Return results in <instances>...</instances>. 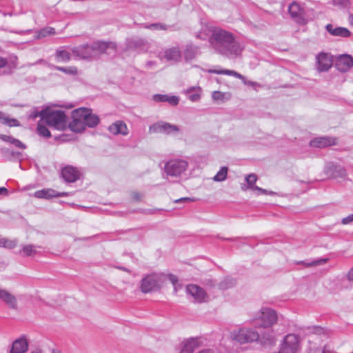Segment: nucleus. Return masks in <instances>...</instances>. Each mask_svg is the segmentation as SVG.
Wrapping results in <instances>:
<instances>
[{
  "label": "nucleus",
  "mask_w": 353,
  "mask_h": 353,
  "mask_svg": "<svg viewBox=\"0 0 353 353\" xmlns=\"http://www.w3.org/2000/svg\"><path fill=\"white\" fill-rule=\"evenodd\" d=\"M11 136L6 135V134H0V140L3 141L10 143Z\"/></svg>",
  "instance_id": "obj_53"
},
{
  "label": "nucleus",
  "mask_w": 353,
  "mask_h": 353,
  "mask_svg": "<svg viewBox=\"0 0 353 353\" xmlns=\"http://www.w3.org/2000/svg\"><path fill=\"white\" fill-rule=\"evenodd\" d=\"M150 131L153 132H163L170 134L172 132H178L179 128L175 125L168 123H158L150 128Z\"/></svg>",
  "instance_id": "obj_18"
},
{
  "label": "nucleus",
  "mask_w": 353,
  "mask_h": 353,
  "mask_svg": "<svg viewBox=\"0 0 353 353\" xmlns=\"http://www.w3.org/2000/svg\"><path fill=\"white\" fill-rule=\"evenodd\" d=\"M325 174L332 179L345 178L347 176L345 168L333 162L327 163L324 168Z\"/></svg>",
  "instance_id": "obj_8"
},
{
  "label": "nucleus",
  "mask_w": 353,
  "mask_h": 353,
  "mask_svg": "<svg viewBox=\"0 0 353 353\" xmlns=\"http://www.w3.org/2000/svg\"><path fill=\"white\" fill-rule=\"evenodd\" d=\"M197 353H216L213 349H204Z\"/></svg>",
  "instance_id": "obj_56"
},
{
  "label": "nucleus",
  "mask_w": 353,
  "mask_h": 353,
  "mask_svg": "<svg viewBox=\"0 0 353 353\" xmlns=\"http://www.w3.org/2000/svg\"><path fill=\"white\" fill-rule=\"evenodd\" d=\"M10 143L14 145L17 148L21 149H26V146L24 143H23L20 140L12 137L10 141Z\"/></svg>",
  "instance_id": "obj_41"
},
{
  "label": "nucleus",
  "mask_w": 353,
  "mask_h": 353,
  "mask_svg": "<svg viewBox=\"0 0 353 353\" xmlns=\"http://www.w3.org/2000/svg\"><path fill=\"white\" fill-rule=\"evenodd\" d=\"M37 132L39 135L44 137H50V132L49 130L44 125H42L41 124H39L37 126Z\"/></svg>",
  "instance_id": "obj_39"
},
{
  "label": "nucleus",
  "mask_w": 353,
  "mask_h": 353,
  "mask_svg": "<svg viewBox=\"0 0 353 353\" xmlns=\"http://www.w3.org/2000/svg\"><path fill=\"white\" fill-rule=\"evenodd\" d=\"M235 284V281L231 278H225L219 283V287L221 290H226L232 288Z\"/></svg>",
  "instance_id": "obj_35"
},
{
  "label": "nucleus",
  "mask_w": 353,
  "mask_h": 353,
  "mask_svg": "<svg viewBox=\"0 0 353 353\" xmlns=\"http://www.w3.org/2000/svg\"><path fill=\"white\" fill-rule=\"evenodd\" d=\"M153 99L157 102H166V100L168 99V95L157 94L153 96Z\"/></svg>",
  "instance_id": "obj_43"
},
{
  "label": "nucleus",
  "mask_w": 353,
  "mask_h": 353,
  "mask_svg": "<svg viewBox=\"0 0 353 353\" xmlns=\"http://www.w3.org/2000/svg\"><path fill=\"white\" fill-rule=\"evenodd\" d=\"M169 279H170V281H171V283H172L174 285H176V283H177V281H178V279H177V277H176L175 275H173V274H170V275L169 276ZM174 290H176V286H174Z\"/></svg>",
  "instance_id": "obj_52"
},
{
  "label": "nucleus",
  "mask_w": 353,
  "mask_h": 353,
  "mask_svg": "<svg viewBox=\"0 0 353 353\" xmlns=\"http://www.w3.org/2000/svg\"><path fill=\"white\" fill-rule=\"evenodd\" d=\"M202 90L200 87H191L185 90L189 100L192 102L199 101L201 99Z\"/></svg>",
  "instance_id": "obj_27"
},
{
  "label": "nucleus",
  "mask_w": 353,
  "mask_h": 353,
  "mask_svg": "<svg viewBox=\"0 0 353 353\" xmlns=\"http://www.w3.org/2000/svg\"><path fill=\"white\" fill-rule=\"evenodd\" d=\"M166 102H168L172 105H176L179 102V99L176 96H168Z\"/></svg>",
  "instance_id": "obj_44"
},
{
  "label": "nucleus",
  "mask_w": 353,
  "mask_h": 353,
  "mask_svg": "<svg viewBox=\"0 0 353 353\" xmlns=\"http://www.w3.org/2000/svg\"><path fill=\"white\" fill-rule=\"evenodd\" d=\"M224 94L219 91H214L212 92V98L214 100H221L223 99Z\"/></svg>",
  "instance_id": "obj_45"
},
{
  "label": "nucleus",
  "mask_w": 353,
  "mask_h": 353,
  "mask_svg": "<svg viewBox=\"0 0 353 353\" xmlns=\"http://www.w3.org/2000/svg\"><path fill=\"white\" fill-rule=\"evenodd\" d=\"M3 124L6 125L9 127L20 126V123L17 119L10 118L8 116H6Z\"/></svg>",
  "instance_id": "obj_38"
},
{
  "label": "nucleus",
  "mask_w": 353,
  "mask_h": 353,
  "mask_svg": "<svg viewBox=\"0 0 353 353\" xmlns=\"http://www.w3.org/2000/svg\"><path fill=\"white\" fill-rule=\"evenodd\" d=\"M109 132L114 134L127 135L128 130L125 123L121 121H117L108 127Z\"/></svg>",
  "instance_id": "obj_23"
},
{
  "label": "nucleus",
  "mask_w": 353,
  "mask_h": 353,
  "mask_svg": "<svg viewBox=\"0 0 353 353\" xmlns=\"http://www.w3.org/2000/svg\"><path fill=\"white\" fill-rule=\"evenodd\" d=\"M257 180L256 175L255 174H250L245 177V181L250 188L253 189L254 185Z\"/></svg>",
  "instance_id": "obj_40"
},
{
  "label": "nucleus",
  "mask_w": 353,
  "mask_h": 353,
  "mask_svg": "<svg viewBox=\"0 0 353 353\" xmlns=\"http://www.w3.org/2000/svg\"><path fill=\"white\" fill-rule=\"evenodd\" d=\"M147 28L150 29H161L164 30L165 29V26L161 23H152L150 26H147Z\"/></svg>",
  "instance_id": "obj_47"
},
{
  "label": "nucleus",
  "mask_w": 353,
  "mask_h": 353,
  "mask_svg": "<svg viewBox=\"0 0 353 353\" xmlns=\"http://www.w3.org/2000/svg\"><path fill=\"white\" fill-rule=\"evenodd\" d=\"M352 222H353V213L348 215L347 216L342 219V220H341V223L343 225H347Z\"/></svg>",
  "instance_id": "obj_46"
},
{
  "label": "nucleus",
  "mask_w": 353,
  "mask_h": 353,
  "mask_svg": "<svg viewBox=\"0 0 353 353\" xmlns=\"http://www.w3.org/2000/svg\"><path fill=\"white\" fill-rule=\"evenodd\" d=\"M1 152L6 160H10L14 156V152L8 148H1Z\"/></svg>",
  "instance_id": "obj_42"
},
{
  "label": "nucleus",
  "mask_w": 353,
  "mask_h": 353,
  "mask_svg": "<svg viewBox=\"0 0 353 353\" xmlns=\"http://www.w3.org/2000/svg\"><path fill=\"white\" fill-rule=\"evenodd\" d=\"M288 12L295 21L299 23L304 21V10L298 3L292 2L288 7Z\"/></svg>",
  "instance_id": "obj_20"
},
{
  "label": "nucleus",
  "mask_w": 353,
  "mask_h": 353,
  "mask_svg": "<svg viewBox=\"0 0 353 353\" xmlns=\"http://www.w3.org/2000/svg\"><path fill=\"white\" fill-rule=\"evenodd\" d=\"M201 54L199 48L192 44L187 45L183 51V56L185 61H190L194 59Z\"/></svg>",
  "instance_id": "obj_24"
},
{
  "label": "nucleus",
  "mask_w": 353,
  "mask_h": 353,
  "mask_svg": "<svg viewBox=\"0 0 353 353\" xmlns=\"http://www.w3.org/2000/svg\"><path fill=\"white\" fill-rule=\"evenodd\" d=\"M8 63L7 59L0 57V68L5 67Z\"/></svg>",
  "instance_id": "obj_55"
},
{
  "label": "nucleus",
  "mask_w": 353,
  "mask_h": 353,
  "mask_svg": "<svg viewBox=\"0 0 353 353\" xmlns=\"http://www.w3.org/2000/svg\"><path fill=\"white\" fill-rule=\"evenodd\" d=\"M353 66V58L348 54L339 56L336 61V68L342 72L348 71Z\"/></svg>",
  "instance_id": "obj_16"
},
{
  "label": "nucleus",
  "mask_w": 353,
  "mask_h": 353,
  "mask_svg": "<svg viewBox=\"0 0 353 353\" xmlns=\"http://www.w3.org/2000/svg\"><path fill=\"white\" fill-rule=\"evenodd\" d=\"M68 194L67 192H57L56 190L51 188H44L37 190L34 193V196L38 199H49L54 197L66 196Z\"/></svg>",
  "instance_id": "obj_19"
},
{
  "label": "nucleus",
  "mask_w": 353,
  "mask_h": 353,
  "mask_svg": "<svg viewBox=\"0 0 353 353\" xmlns=\"http://www.w3.org/2000/svg\"><path fill=\"white\" fill-rule=\"evenodd\" d=\"M61 176L65 182L73 183L79 179L81 173L79 170L72 165H67L61 170Z\"/></svg>",
  "instance_id": "obj_14"
},
{
  "label": "nucleus",
  "mask_w": 353,
  "mask_h": 353,
  "mask_svg": "<svg viewBox=\"0 0 353 353\" xmlns=\"http://www.w3.org/2000/svg\"><path fill=\"white\" fill-rule=\"evenodd\" d=\"M41 114V111L40 112H38L37 110H34L29 116L30 118L31 119H36L38 117H40L41 119H42V115Z\"/></svg>",
  "instance_id": "obj_51"
},
{
  "label": "nucleus",
  "mask_w": 353,
  "mask_h": 353,
  "mask_svg": "<svg viewBox=\"0 0 353 353\" xmlns=\"http://www.w3.org/2000/svg\"><path fill=\"white\" fill-rule=\"evenodd\" d=\"M348 21L351 26H353V14L349 15Z\"/></svg>",
  "instance_id": "obj_61"
},
{
  "label": "nucleus",
  "mask_w": 353,
  "mask_h": 353,
  "mask_svg": "<svg viewBox=\"0 0 353 353\" xmlns=\"http://www.w3.org/2000/svg\"><path fill=\"white\" fill-rule=\"evenodd\" d=\"M194 201V199H192L190 197H183V198L176 199L175 201V203H183V202H190V201Z\"/></svg>",
  "instance_id": "obj_50"
},
{
  "label": "nucleus",
  "mask_w": 353,
  "mask_h": 353,
  "mask_svg": "<svg viewBox=\"0 0 353 353\" xmlns=\"http://www.w3.org/2000/svg\"><path fill=\"white\" fill-rule=\"evenodd\" d=\"M83 112L82 110L76 109L72 112V120L69 123L70 129L74 132H81L85 129L84 121L79 116Z\"/></svg>",
  "instance_id": "obj_10"
},
{
  "label": "nucleus",
  "mask_w": 353,
  "mask_h": 353,
  "mask_svg": "<svg viewBox=\"0 0 353 353\" xmlns=\"http://www.w3.org/2000/svg\"><path fill=\"white\" fill-rule=\"evenodd\" d=\"M142 197V195L138 192H135L133 194V198L139 201Z\"/></svg>",
  "instance_id": "obj_59"
},
{
  "label": "nucleus",
  "mask_w": 353,
  "mask_h": 353,
  "mask_svg": "<svg viewBox=\"0 0 353 353\" xmlns=\"http://www.w3.org/2000/svg\"><path fill=\"white\" fill-rule=\"evenodd\" d=\"M161 59H165L168 61L176 63L181 61V52L179 48L172 47L165 50L159 54Z\"/></svg>",
  "instance_id": "obj_15"
},
{
  "label": "nucleus",
  "mask_w": 353,
  "mask_h": 353,
  "mask_svg": "<svg viewBox=\"0 0 353 353\" xmlns=\"http://www.w3.org/2000/svg\"><path fill=\"white\" fill-rule=\"evenodd\" d=\"M186 291L197 303L205 302L208 298L205 291L196 285H188Z\"/></svg>",
  "instance_id": "obj_12"
},
{
  "label": "nucleus",
  "mask_w": 353,
  "mask_h": 353,
  "mask_svg": "<svg viewBox=\"0 0 353 353\" xmlns=\"http://www.w3.org/2000/svg\"><path fill=\"white\" fill-rule=\"evenodd\" d=\"M233 339L240 343H252L259 339V333L252 328L242 327L232 333Z\"/></svg>",
  "instance_id": "obj_6"
},
{
  "label": "nucleus",
  "mask_w": 353,
  "mask_h": 353,
  "mask_svg": "<svg viewBox=\"0 0 353 353\" xmlns=\"http://www.w3.org/2000/svg\"><path fill=\"white\" fill-rule=\"evenodd\" d=\"M333 352H334V348L332 347H331L330 345L327 344L323 346L321 353H333Z\"/></svg>",
  "instance_id": "obj_48"
},
{
  "label": "nucleus",
  "mask_w": 353,
  "mask_h": 353,
  "mask_svg": "<svg viewBox=\"0 0 353 353\" xmlns=\"http://www.w3.org/2000/svg\"><path fill=\"white\" fill-rule=\"evenodd\" d=\"M73 53L77 57L84 59H91L99 54L115 55L117 53V44L112 41H96L91 45H83L73 49Z\"/></svg>",
  "instance_id": "obj_2"
},
{
  "label": "nucleus",
  "mask_w": 353,
  "mask_h": 353,
  "mask_svg": "<svg viewBox=\"0 0 353 353\" xmlns=\"http://www.w3.org/2000/svg\"><path fill=\"white\" fill-rule=\"evenodd\" d=\"M316 332L320 333V332H323V328H321V327H316Z\"/></svg>",
  "instance_id": "obj_62"
},
{
  "label": "nucleus",
  "mask_w": 353,
  "mask_h": 353,
  "mask_svg": "<svg viewBox=\"0 0 353 353\" xmlns=\"http://www.w3.org/2000/svg\"><path fill=\"white\" fill-rule=\"evenodd\" d=\"M6 114L3 112L0 111V122L3 124V121L6 117Z\"/></svg>",
  "instance_id": "obj_58"
},
{
  "label": "nucleus",
  "mask_w": 353,
  "mask_h": 353,
  "mask_svg": "<svg viewBox=\"0 0 353 353\" xmlns=\"http://www.w3.org/2000/svg\"><path fill=\"white\" fill-rule=\"evenodd\" d=\"M327 260L328 259L326 258L325 259H317V260H314L310 263H306L305 261H299L297 263L298 264H304L307 267L316 266V265H320L326 263Z\"/></svg>",
  "instance_id": "obj_37"
},
{
  "label": "nucleus",
  "mask_w": 353,
  "mask_h": 353,
  "mask_svg": "<svg viewBox=\"0 0 353 353\" xmlns=\"http://www.w3.org/2000/svg\"><path fill=\"white\" fill-rule=\"evenodd\" d=\"M325 28L328 32H330L332 35L334 36L348 37L351 34V32L348 29L343 27H338L334 28L332 24H327Z\"/></svg>",
  "instance_id": "obj_26"
},
{
  "label": "nucleus",
  "mask_w": 353,
  "mask_h": 353,
  "mask_svg": "<svg viewBox=\"0 0 353 353\" xmlns=\"http://www.w3.org/2000/svg\"><path fill=\"white\" fill-rule=\"evenodd\" d=\"M205 285H208V286H210V287H213L215 285L214 281L212 280H205Z\"/></svg>",
  "instance_id": "obj_60"
},
{
  "label": "nucleus",
  "mask_w": 353,
  "mask_h": 353,
  "mask_svg": "<svg viewBox=\"0 0 353 353\" xmlns=\"http://www.w3.org/2000/svg\"><path fill=\"white\" fill-rule=\"evenodd\" d=\"M260 319L261 323H259V327H270L277 321V316L274 310L270 308L261 309Z\"/></svg>",
  "instance_id": "obj_9"
},
{
  "label": "nucleus",
  "mask_w": 353,
  "mask_h": 353,
  "mask_svg": "<svg viewBox=\"0 0 353 353\" xmlns=\"http://www.w3.org/2000/svg\"><path fill=\"white\" fill-rule=\"evenodd\" d=\"M31 353H41V352H39V351H35V352H31Z\"/></svg>",
  "instance_id": "obj_64"
},
{
  "label": "nucleus",
  "mask_w": 353,
  "mask_h": 353,
  "mask_svg": "<svg viewBox=\"0 0 353 353\" xmlns=\"http://www.w3.org/2000/svg\"><path fill=\"white\" fill-rule=\"evenodd\" d=\"M8 193V190L7 188L4 187L0 188V194L7 195Z\"/></svg>",
  "instance_id": "obj_57"
},
{
  "label": "nucleus",
  "mask_w": 353,
  "mask_h": 353,
  "mask_svg": "<svg viewBox=\"0 0 353 353\" xmlns=\"http://www.w3.org/2000/svg\"><path fill=\"white\" fill-rule=\"evenodd\" d=\"M28 348V343L25 337H20L12 343L9 353H26Z\"/></svg>",
  "instance_id": "obj_21"
},
{
  "label": "nucleus",
  "mask_w": 353,
  "mask_h": 353,
  "mask_svg": "<svg viewBox=\"0 0 353 353\" xmlns=\"http://www.w3.org/2000/svg\"><path fill=\"white\" fill-rule=\"evenodd\" d=\"M199 347L197 339H190L186 341L180 352V353H193L194 350Z\"/></svg>",
  "instance_id": "obj_28"
},
{
  "label": "nucleus",
  "mask_w": 353,
  "mask_h": 353,
  "mask_svg": "<svg viewBox=\"0 0 353 353\" xmlns=\"http://www.w3.org/2000/svg\"><path fill=\"white\" fill-rule=\"evenodd\" d=\"M188 167V162L182 159H172L168 161L164 167L167 176H179L184 172Z\"/></svg>",
  "instance_id": "obj_5"
},
{
  "label": "nucleus",
  "mask_w": 353,
  "mask_h": 353,
  "mask_svg": "<svg viewBox=\"0 0 353 353\" xmlns=\"http://www.w3.org/2000/svg\"><path fill=\"white\" fill-rule=\"evenodd\" d=\"M79 110L83 111L79 117L84 121L85 127L94 128L99 123L100 119L99 117L97 114H92L90 109L81 108Z\"/></svg>",
  "instance_id": "obj_11"
},
{
  "label": "nucleus",
  "mask_w": 353,
  "mask_h": 353,
  "mask_svg": "<svg viewBox=\"0 0 353 353\" xmlns=\"http://www.w3.org/2000/svg\"><path fill=\"white\" fill-rule=\"evenodd\" d=\"M148 43L142 38L132 37L126 41V48L128 50H134L139 52L146 51L148 49Z\"/></svg>",
  "instance_id": "obj_13"
},
{
  "label": "nucleus",
  "mask_w": 353,
  "mask_h": 353,
  "mask_svg": "<svg viewBox=\"0 0 353 353\" xmlns=\"http://www.w3.org/2000/svg\"><path fill=\"white\" fill-rule=\"evenodd\" d=\"M56 58L58 61L63 62H68L70 60V54L65 50H59L55 54Z\"/></svg>",
  "instance_id": "obj_31"
},
{
  "label": "nucleus",
  "mask_w": 353,
  "mask_h": 353,
  "mask_svg": "<svg viewBox=\"0 0 353 353\" xmlns=\"http://www.w3.org/2000/svg\"><path fill=\"white\" fill-rule=\"evenodd\" d=\"M333 65V57L326 52H320L316 56V69L319 72L328 71Z\"/></svg>",
  "instance_id": "obj_7"
},
{
  "label": "nucleus",
  "mask_w": 353,
  "mask_h": 353,
  "mask_svg": "<svg viewBox=\"0 0 353 353\" xmlns=\"http://www.w3.org/2000/svg\"><path fill=\"white\" fill-rule=\"evenodd\" d=\"M209 43L216 53L229 59L239 57L244 48L232 32L221 28H215L212 31Z\"/></svg>",
  "instance_id": "obj_1"
},
{
  "label": "nucleus",
  "mask_w": 353,
  "mask_h": 353,
  "mask_svg": "<svg viewBox=\"0 0 353 353\" xmlns=\"http://www.w3.org/2000/svg\"><path fill=\"white\" fill-rule=\"evenodd\" d=\"M17 241L10 240L6 238H0V247L12 249L17 246Z\"/></svg>",
  "instance_id": "obj_32"
},
{
  "label": "nucleus",
  "mask_w": 353,
  "mask_h": 353,
  "mask_svg": "<svg viewBox=\"0 0 353 353\" xmlns=\"http://www.w3.org/2000/svg\"><path fill=\"white\" fill-rule=\"evenodd\" d=\"M55 34V30L51 27H46L41 30H39L37 33V37L38 39L43 38L49 35H53Z\"/></svg>",
  "instance_id": "obj_33"
},
{
  "label": "nucleus",
  "mask_w": 353,
  "mask_h": 353,
  "mask_svg": "<svg viewBox=\"0 0 353 353\" xmlns=\"http://www.w3.org/2000/svg\"><path fill=\"white\" fill-rule=\"evenodd\" d=\"M36 248L34 245H25L23 246L21 252L25 256H33L37 253Z\"/></svg>",
  "instance_id": "obj_30"
},
{
  "label": "nucleus",
  "mask_w": 353,
  "mask_h": 353,
  "mask_svg": "<svg viewBox=\"0 0 353 353\" xmlns=\"http://www.w3.org/2000/svg\"><path fill=\"white\" fill-rule=\"evenodd\" d=\"M42 120L50 127L63 130L66 125V116L63 110H43Z\"/></svg>",
  "instance_id": "obj_3"
},
{
  "label": "nucleus",
  "mask_w": 353,
  "mask_h": 353,
  "mask_svg": "<svg viewBox=\"0 0 353 353\" xmlns=\"http://www.w3.org/2000/svg\"><path fill=\"white\" fill-rule=\"evenodd\" d=\"M336 144V139L330 137H319L312 139L310 145L312 147L323 148Z\"/></svg>",
  "instance_id": "obj_17"
},
{
  "label": "nucleus",
  "mask_w": 353,
  "mask_h": 353,
  "mask_svg": "<svg viewBox=\"0 0 353 353\" xmlns=\"http://www.w3.org/2000/svg\"><path fill=\"white\" fill-rule=\"evenodd\" d=\"M51 353H61V352L57 350H53Z\"/></svg>",
  "instance_id": "obj_63"
},
{
  "label": "nucleus",
  "mask_w": 353,
  "mask_h": 353,
  "mask_svg": "<svg viewBox=\"0 0 353 353\" xmlns=\"http://www.w3.org/2000/svg\"><path fill=\"white\" fill-rule=\"evenodd\" d=\"M0 299L5 302L10 307L15 309L17 307V299L14 296L6 291L0 289Z\"/></svg>",
  "instance_id": "obj_25"
},
{
  "label": "nucleus",
  "mask_w": 353,
  "mask_h": 353,
  "mask_svg": "<svg viewBox=\"0 0 353 353\" xmlns=\"http://www.w3.org/2000/svg\"><path fill=\"white\" fill-rule=\"evenodd\" d=\"M253 190L259 191L261 194H274L273 192H268L266 190L259 188L258 186H254L253 188Z\"/></svg>",
  "instance_id": "obj_49"
},
{
  "label": "nucleus",
  "mask_w": 353,
  "mask_h": 353,
  "mask_svg": "<svg viewBox=\"0 0 353 353\" xmlns=\"http://www.w3.org/2000/svg\"><path fill=\"white\" fill-rule=\"evenodd\" d=\"M209 72L210 73H214V74H228V75H230V76H233V77H235L239 79H241V80H244L245 79V77L238 73L237 72L234 71V70H209Z\"/></svg>",
  "instance_id": "obj_29"
},
{
  "label": "nucleus",
  "mask_w": 353,
  "mask_h": 353,
  "mask_svg": "<svg viewBox=\"0 0 353 353\" xmlns=\"http://www.w3.org/2000/svg\"><path fill=\"white\" fill-rule=\"evenodd\" d=\"M347 279L350 281H353V268H351L347 272Z\"/></svg>",
  "instance_id": "obj_54"
},
{
  "label": "nucleus",
  "mask_w": 353,
  "mask_h": 353,
  "mask_svg": "<svg viewBox=\"0 0 353 353\" xmlns=\"http://www.w3.org/2000/svg\"><path fill=\"white\" fill-rule=\"evenodd\" d=\"M161 278L157 274H151L144 276L141 281L140 290L143 293L156 292L161 288Z\"/></svg>",
  "instance_id": "obj_4"
},
{
  "label": "nucleus",
  "mask_w": 353,
  "mask_h": 353,
  "mask_svg": "<svg viewBox=\"0 0 353 353\" xmlns=\"http://www.w3.org/2000/svg\"><path fill=\"white\" fill-rule=\"evenodd\" d=\"M228 174V168L222 167L216 174L213 177L214 181H224Z\"/></svg>",
  "instance_id": "obj_34"
},
{
  "label": "nucleus",
  "mask_w": 353,
  "mask_h": 353,
  "mask_svg": "<svg viewBox=\"0 0 353 353\" xmlns=\"http://www.w3.org/2000/svg\"><path fill=\"white\" fill-rule=\"evenodd\" d=\"M55 69L58 71L63 72L68 74L75 75L78 73V70L74 66L67 67V68L61 67V66H55Z\"/></svg>",
  "instance_id": "obj_36"
},
{
  "label": "nucleus",
  "mask_w": 353,
  "mask_h": 353,
  "mask_svg": "<svg viewBox=\"0 0 353 353\" xmlns=\"http://www.w3.org/2000/svg\"><path fill=\"white\" fill-rule=\"evenodd\" d=\"M267 329L259 335V339L261 344L263 345H272L276 342V338L274 331L270 327Z\"/></svg>",
  "instance_id": "obj_22"
}]
</instances>
